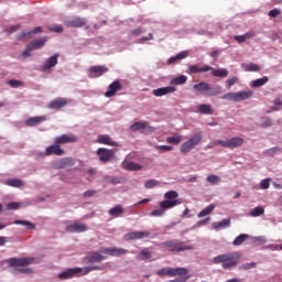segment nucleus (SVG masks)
<instances>
[{"label": "nucleus", "mask_w": 282, "mask_h": 282, "mask_svg": "<svg viewBox=\"0 0 282 282\" xmlns=\"http://www.w3.org/2000/svg\"><path fill=\"white\" fill-rule=\"evenodd\" d=\"M213 263H221L223 270H232V268H237V265L239 264V253L231 252L216 256L213 259Z\"/></svg>", "instance_id": "1"}, {"label": "nucleus", "mask_w": 282, "mask_h": 282, "mask_svg": "<svg viewBox=\"0 0 282 282\" xmlns=\"http://www.w3.org/2000/svg\"><path fill=\"white\" fill-rule=\"evenodd\" d=\"M180 197V194L175 191H169L164 194L165 200L160 203V208H163V210H169L171 208H175V206H180L182 202L177 199Z\"/></svg>", "instance_id": "2"}, {"label": "nucleus", "mask_w": 282, "mask_h": 282, "mask_svg": "<svg viewBox=\"0 0 282 282\" xmlns=\"http://www.w3.org/2000/svg\"><path fill=\"white\" fill-rule=\"evenodd\" d=\"M163 248H166L169 252H184L186 250H194L193 246L185 245L184 241L178 239L169 240L162 243Z\"/></svg>", "instance_id": "3"}, {"label": "nucleus", "mask_w": 282, "mask_h": 282, "mask_svg": "<svg viewBox=\"0 0 282 282\" xmlns=\"http://www.w3.org/2000/svg\"><path fill=\"white\" fill-rule=\"evenodd\" d=\"M194 89L198 91V94H206V96H219V94H221V86L212 87L210 84L206 82L194 85Z\"/></svg>", "instance_id": "4"}, {"label": "nucleus", "mask_w": 282, "mask_h": 282, "mask_svg": "<svg viewBox=\"0 0 282 282\" xmlns=\"http://www.w3.org/2000/svg\"><path fill=\"white\" fill-rule=\"evenodd\" d=\"M252 90L247 91H238V93H227L223 95V100H232L234 102H240V100H248V98H252Z\"/></svg>", "instance_id": "5"}, {"label": "nucleus", "mask_w": 282, "mask_h": 282, "mask_svg": "<svg viewBox=\"0 0 282 282\" xmlns=\"http://www.w3.org/2000/svg\"><path fill=\"white\" fill-rule=\"evenodd\" d=\"M202 140L203 137L199 133L192 135L189 140L181 144V153H191L197 144H200Z\"/></svg>", "instance_id": "6"}, {"label": "nucleus", "mask_w": 282, "mask_h": 282, "mask_svg": "<svg viewBox=\"0 0 282 282\" xmlns=\"http://www.w3.org/2000/svg\"><path fill=\"white\" fill-rule=\"evenodd\" d=\"M243 138L241 137H234L229 140H216L214 144H219V147H223V149H237L239 147H243Z\"/></svg>", "instance_id": "7"}, {"label": "nucleus", "mask_w": 282, "mask_h": 282, "mask_svg": "<svg viewBox=\"0 0 282 282\" xmlns=\"http://www.w3.org/2000/svg\"><path fill=\"white\" fill-rule=\"evenodd\" d=\"M45 43H47V37H41L31 41L26 45V48L23 51L22 56H24V58H28V56H32V52H34V50H41V47H43Z\"/></svg>", "instance_id": "8"}, {"label": "nucleus", "mask_w": 282, "mask_h": 282, "mask_svg": "<svg viewBox=\"0 0 282 282\" xmlns=\"http://www.w3.org/2000/svg\"><path fill=\"white\" fill-rule=\"evenodd\" d=\"M34 261H36L34 257L11 258L8 263L11 268H25L26 265H32Z\"/></svg>", "instance_id": "9"}, {"label": "nucleus", "mask_w": 282, "mask_h": 282, "mask_svg": "<svg viewBox=\"0 0 282 282\" xmlns=\"http://www.w3.org/2000/svg\"><path fill=\"white\" fill-rule=\"evenodd\" d=\"M130 129H131V131H141L145 135H149V133H153V131H155V128H153L152 126H149V122H147V121L134 122L130 127Z\"/></svg>", "instance_id": "10"}, {"label": "nucleus", "mask_w": 282, "mask_h": 282, "mask_svg": "<svg viewBox=\"0 0 282 282\" xmlns=\"http://www.w3.org/2000/svg\"><path fill=\"white\" fill-rule=\"evenodd\" d=\"M97 155H98L100 162H102L104 164H107V162H111V160H113V158H116V151L108 150L105 148H99L97 150Z\"/></svg>", "instance_id": "11"}, {"label": "nucleus", "mask_w": 282, "mask_h": 282, "mask_svg": "<svg viewBox=\"0 0 282 282\" xmlns=\"http://www.w3.org/2000/svg\"><path fill=\"white\" fill-rule=\"evenodd\" d=\"M118 91H122V84H120V80H115L108 86L105 96L106 98H112Z\"/></svg>", "instance_id": "12"}, {"label": "nucleus", "mask_w": 282, "mask_h": 282, "mask_svg": "<svg viewBox=\"0 0 282 282\" xmlns=\"http://www.w3.org/2000/svg\"><path fill=\"white\" fill-rule=\"evenodd\" d=\"M109 72V68L105 66H91L88 69V77L89 78H100L104 74H107Z\"/></svg>", "instance_id": "13"}, {"label": "nucleus", "mask_w": 282, "mask_h": 282, "mask_svg": "<svg viewBox=\"0 0 282 282\" xmlns=\"http://www.w3.org/2000/svg\"><path fill=\"white\" fill-rule=\"evenodd\" d=\"M100 252L101 254H108L109 257H120L127 254L129 251L127 249L111 247L102 249Z\"/></svg>", "instance_id": "14"}, {"label": "nucleus", "mask_w": 282, "mask_h": 282, "mask_svg": "<svg viewBox=\"0 0 282 282\" xmlns=\"http://www.w3.org/2000/svg\"><path fill=\"white\" fill-rule=\"evenodd\" d=\"M94 270H100V267H86V268H73L72 269V275L75 276H85V274H89V272H94Z\"/></svg>", "instance_id": "15"}, {"label": "nucleus", "mask_w": 282, "mask_h": 282, "mask_svg": "<svg viewBox=\"0 0 282 282\" xmlns=\"http://www.w3.org/2000/svg\"><path fill=\"white\" fill-rule=\"evenodd\" d=\"M45 155L46 156H50V155H57V156L65 155V150H63L61 148V145L55 143V144L50 145L45 149Z\"/></svg>", "instance_id": "16"}, {"label": "nucleus", "mask_w": 282, "mask_h": 282, "mask_svg": "<svg viewBox=\"0 0 282 282\" xmlns=\"http://www.w3.org/2000/svg\"><path fill=\"white\" fill-rule=\"evenodd\" d=\"M204 72H213V67L205 65L199 67L198 65H191L187 68V74H203Z\"/></svg>", "instance_id": "17"}, {"label": "nucleus", "mask_w": 282, "mask_h": 282, "mask_svg": "<svg viewBox=\"0 0 282 282\" xmlns=\"http://www.w3.org/2000/svg\"><path fill=\"white\" fill-rule=\"evenodd\" d=\"M47 120L46 116H37V117H31L25 120L26 127H39L42 122H45Z\"/></svg>", "instance_id": "18"}, {"label": "nucleus", "mask_w": 282, "mask_h": 282, "mask_svg": "<svg viewBox=\"0 0 282 282\" xmlns=\"http://www.w3.org/2000/svg\"><path fill=\"white\" fill-rule=\"evenodd\" d=\"M151 237V232L149 231H132L128 235V239L131 241H138L139 239H148Z\"/></svg>", "instance_id": "19"}, {"label": "nucleus", "mask_w": 282, "mask_h": 282, "mask_svg": "<svg viewBox=\"0 0 282 282\" xmlns=\"http://www.w3.org/2000/svg\"><path fill=\"white\" fill-rule=\"evenodd\" d=\"M176 91L175 87L173 86H167L163 88H158L152 91L153 96H156L158 98L162 96H166V94H174Z\"/></svg>", "instance_id": "20"}, {"label": "nucleus", "mask_w": 282, "mask_h": 282, "mask_svg": "<svg viewBox=\"0 0 282 282\" xmlns=\"http://www.w3.org/2000/svg\"><path fill=\"white\" fill-rule=\"evenodd\" d=\"M98 144H106L107 147H118V142L111 140L109 134H101L97 138Z\"/></svg>", "instance_id": "21"}, {"label": "nucleus", "mask_w": 282, "mask_h": 282, "mask_svg": "<svg viewBox=\"0 0 282 282\" xmlns=\"http://www.w3.org/2000/svg\"><path fill=\"white\" fill-rule=\"evenodd\" d=\"M121 167H123L124 171H142V165L127 160L122 161Z\"/></svg>", "instance_id": "22"}, {"label": "nucleus", "mask_w": 282, "mask_h": 282, "mask_svg": "<svg viewBox=\"0 0 282 282\" xmlns=\"http://www.w3.org/2000/svg\"><path fill=\"white\" fill-rule=\"evenodd\" d=\"M169 276H186L188 269L186 268H170L167 269Z\"/></svg>", "instance_id": "23"}, {"label": "nucleus", "mask_w": 282, "mask_h": 282, "mask_svg": "<svg viewBox=\"0 0 282 282\" xmlns=\"http://www.w3.org/2000/svg\"><path fill=\"white\" fill-rule=\"evenodd\" d=\"M58 65V54H54L43 65V69H52V67H56Z\"/></svg>", "instance_id": "24"}, {"label": "nucleus", "mask_w": 282, "mask_h": 282, "mask_svg": "<svg viewBox=\"0 0 282 282\" xmlns=\"http://www.w3.org/2000/svg\"><path fill=\"white\" fill-rule=\"evenodd\" d=\"M72 28H86V30H89V25H87V20L78 17L73 18Z\"/></svg>", "instance_id": "25"}, {"label": "nucleus", "mask_w": 282, "mask_h": 282, "mask_svg": "<svg viewBox=\"0 0 282 282\" xmlns=\"http://www.w3.org/2000/svg\"><path fill=\"white\" fill-rule=\"evenodd\" d=\"M108 214L110 215V217H121V215H124V208L122 207V205H117L112 208L109 209Z\"/></svg>", "instance_id": "26"}, {"label": "nucleus", "mask_w": 282, "mask_h": 282, "mask_svg": "<svg viewBox=\"0 0 282 282\" xmlns=\"http://www.w3.org/2000/svg\"><path fill=\"white\" fill-rule=\"evenodd\" d=\"M67 105V100L63 98L55 99L48 104L50 109H63Z\"/></svg>", "instance_id": "27"}, {"label": "nucleus", "mask_w": 282, "mask_h": 282, "mask_svg": "<svg viewBox=\"0 0 282 282\" xmlns=\"http://www.w3.org/2000/svg\"><path fill=\"white\" fill-rule=\"evenodd\" d=\"M197 109H198V113H203L205 116H213V113H215V110L210 105L202 104L198 106Z\"/></svg>", "instance_id": "28"}, {"label": "nucleus", "mask_w": 282, "mask_h": 282, "mask_svg": "<svg viewBox=\"0 0 282 282\" xmlns=\"http://www.w3.org/2000/svg\"><path fill=\"white\" fill-rule=\"evenodd\" d=\"M188 53L186 51H182L181 53L176 54L175 56H172L167 59V65H173V63H177V61H182L184 58H187Z\"/></svg>", "instance_id": "29"}, {"label": "nucleus", "mask_w": 282, "mask_h": 282, "mask_svg": "<svg viewBox=\"0 0 282 282\" xmlns=\"http://www.w3.org/2000/svg\"><path fill=\"white\" fill-rule=\"evenodd\" d=\"M228 226H230V218H225L218 223L212 224V228H214V230H221V228H228Z\"/></svg>", "instance_id": "30"}, {"label": "nucleus", "mask_w": 282, "mask_h": 282, "mask_svg": "<svg viewBox=\"0 0 282 282\" xmlns=\"http://www.w3.org/2000/svg\"><path fill=\"white\" fill-rule=\"evenodd\" d=\"M234 39L237 41V43H246L248 39H254V32H247L242 35H235Z\"/></svg>", "instance_id": "31"}, {"label": "nucleus", "mask_w": 282, "mask_h": 282, "mask_svg": "<svg viewBox=\"0 0 282 282\" xmlns=\"http://www.w3.org/2000/svg\"><path fill=\"white\" fill-rule=\"evenodd\" d=\"M101 261H105V256L98 252H93L88 257V263H100Z\"/></svg>", "instance_id": "32"}, {"label": "nucleus", "mask_w": 282, "mask_h": 282, "mask_svg": "<svg viewBox=\"0 0 282 282\" xmlns=\"http://www.w3.org/2000/svg\"><path fill=\"white\" fill-rule=\"evenodd\" d=\"M265 214V208L263 206L254 207L250 210L249 217H261V215Z\"/></svg>", "instance_id": "33"}, {"label": "nucleus", "mask_w": 282, "mask_h": 282, "mask_svg": "<svg viewBox=\"0 0 282 282\" xmlns=\"http://www.w3.org/2000/svg\"><path fill=\"white\" fill-rule=\"evenodd\" d=\"M69 142H72V137L67 134H63L55 138V144H57V147H61V144H67Z\"/></svg>", "instance_id": "34"}, {"label": "nucleus", "mask_w": 282, "mask_h": 282, "mask_svg": "<svg viewBox=\"0 0 282 282\" xmlns=\"http://www.w3.org/2000/svg\"><path fill=\"white\" fill-rule=\"evenodd\" d=\"M7 186H12L13 188H21L23 186V181L20 178H9L6 181Z\"/></svg>", "instance_id": "35"}, {"label": "nucleus", "mask_w": 282, "mask_h": 282, "mask_svg": "<svg viewBox=\"0 0 282 282\" xmlns=\"http://www.w3.org/2000/svg\"><path fill=\"white\" fill-rule=\"evenodd\" d=\"M186 80H188V77H186L185 75H180L173 79H171L170 85H185Z\"/></svg>", "instance_id": "36"}, {"label": "nucleus", "mask_w": 282, "mask_h": 282, "mask_svg": "<svg viewBox=\"0 0 282 282\" xmlns=\"http://www.w3.org/2000/svg\"><path fill=\"white\" fill-rule=\"evenodd\" d=\"M87 230V225L83 223H74L72 225V232H85Z\"/></svg>", "instance_id": "37"}, {"label": "nucleus", "mask_w": 282, "mask_h": 282, "mask_svg": "<svg viewBox=\"0 0 282 282\" xmlns=\"http://www.w3.org/2000/svg\"><path fill=\"white\" fill-rule=\"evenodd\" d=\"M212 76L216 78H226L228 76V70L226 68H217L212 70Z\"/></svg>", "instance_id": "38"}, {"label": "nucleus", "mask_w": 282, "mask_h": 282, "mask_svg": "<svg viewBox=\"0 0 282 282\" xmlns=\"http://www.w3.org/2000/svg\"><path fill=\"white\" fill-rule=\"evenodd\" d=\"M250 236L247 234H241L239 235L234 241H232V246H241V243H243L245 241H247V239H249Z\"/></svg>", "instance_id": "39"}, {"label": "nucleus", "mask_w": 282, "mask_h": 282, "mask_svg": "<svg viewBox=\"0 0 282 282\" xmlns=\"http://www.w3.org/2000/svg\"><path fill=\"white\" fill-rule=\"evenodd\" d=\"M269 78L268 76H263L262 78H258L256 80L252 82L251 87H263V85H265V83H268Z\"/></svg>", "instance_id": "40"}, {"label": "nucleus", "mask_w": 282, "mask_h": 282, "mask_svg": "<svg viewBox=\"0 0 282 282\" xmlns=\"http://www.w3.org/2000/svg\"><path fill=\"white\" fill-rule=\"evenodd\" d=\"M215 210V205L210 204L205 209L200 210L198 213V218L202 219V217H206L207 215H210Z\"/></svg>", "instance_id": "41"}, {"label": "nucleus", "mask_w": 282, "mask_h": 282, "mask_svg": "<svg viewBox=\"0 0 282 282\" xmlns=\"http://www.w3.org/2000/svg\"><path fill=\"white\" fill-rule=\"evenodd\" d=\"M14 224L18 226H25L28 228V230H34L36 228V225H34L28 220H15Z\"/></svg>", "instance_id": "42"}, {"label": "nucleus", "mask_w": 282, "mask_h": 282, "mask_svg": "<svg viewBox=\"0 0 282 282\" xmlns=\"http://www.w3.org/2000/svg\"><path fill=\"white\" fill-rule=\"evenodd\" d=\"M167 144H180L182 142V135L176 134L166 139Z\"/></svg>", "instance_id": "43"}, {"label": "nucleus", "mask_w": 282, "mask_h": 282, "mask_svg": "<svg viewBox=\"0 0 282 282\" xmlns=\"http://www.w3.org/2000/svg\"><path fill=\"white\" fill-rule=\"evenodd\" d=\"M58 279H61V281H65L67 279H72V269H67L66 271L59 273L58 274Z\"/></svg>", "instance_id": "44"}, {"label": "nucleus", "mask_w": 282, "mask_h": 282, "mask_svg": "<svg viewBox=\"0 0 282 282\" xmlns=\"http://www.w3.org/2000/svg\"><path fill=\"white\" fill-rule=\"evenodd\" d=\"M155 186H160V182L156 180H149L144 183V188H155Z\"/></svg>", "instance_id": "45"}, {"label": "nucleus", "mask_w": 282, "mask_h": 282, "mask_svg": "<svg viewBox=\"0 0 282 282\" xmlns=\"http://www.w3.org/2000/svg\"><path fill=\"white\" fill-rule=\"evenodd\" d=\"M207 182L209 184H219V182H221V178H219V176L215 175V174H210L207 176Z\"/></svg>", "instance_id": "46"}, {"label": "nucleus", "mask_w": 282, "mask_h": 282, "mask_svg": "<svg viewBox=\"0 0 282 282\" xmlns=\"http://www.w3.org/2000/svg\"><path fill=\"white\" fill-rule=\"evenodd\" d=\"M7 210H19L21 208V204L17 202H11L6 205Z\"/></svg>", "instance_id": "47"}, {"label": "nucleus", "mask_w": 282, "mask_h": 282, "mask_svg": "<svg viewBox=\"0 0 282 282\" xmlns=\"http://www.w3.org/2000/svg\"><path fill=\"white\" fill-rule=\"evenodd\" d=\"M166 209L161 208V209H154L150 213V217H164V213Z\"/></svg>", "instance_id": "48"}, {"label": "nucleus", "mask_w": 282, "mask_h": 282, "mask_svg": "<svg viewBox=\"0 0 282 282\" xmlns=\"http://www.w3.org/2000/svg\"><path fill=\"white\" fill-rule=\"evenodd\" d=\"M40 32H43V29H41V26H37L32 32L22 33L21 39H25V36H32L34 34H39Z\"/></svg>", "instance_id": "49"}, {"label": "nucleus", "mask_w": 282, "mask_h": 282, "mask_svg": "<svg viewBox=\"0 0 282 282\" xmlns=\"http://www.w3.org/2000/svg\"><path fill=\"white\" fill-rule=\"evenodd\" d=\"M259 69H261L259 65L252 63L245 66L246 72H259Z\"/></svg>", "instance_id": "50"}, {"label": "nucleus", "mask_w": 282, "mask_h": 282, "mask_svg": "<svg viewBox=\"0 0 282 282\" xmlns=\"http://www.w3.org/2000/svg\"><path fill=\"white\" fill-rule=\"evenodd\" d=\"M70 162H72V160H69V159H62V160L58 161L57 167H59V169H66L67 165L70 164Z\"/></svg>", "instance_id": "51"}, {"label": "nucleus", "mask_w": 282, "mask_h": 282, "mask_svg": "<svg viewBox=\"0 0 282 282\" xmlns=\"http://www.w3.org/2000/svg\"><path fill=\"white\" fill-rule=\"evenodd\" d=\"M7 84L10 85V87L17 88V87H22L23 82L19 79H10L9 82H7Z\"/></svg>", "instance_id": "52"}, {"label": "nucleus", "mask_w": 282, "mask_h": 282, "mask_svg": "<svg viewBox=\"0 0 282 282\" xmlns=\"http://www.w3.org/2000/svg\"><path fill=\"white\" fill-rule=\"evenodd\" d=\"M141 257H142V259H144V260H147V259H151V257H153V254L151 253V251H149V249L148 248H143L142 250H141Z\"/></svg>", "instance_id": "53"}, {"label": "nucleus", "mask_w": 282, "mask_h": 282, "mask_svg": "<svg viewBox=\"0 0 282 282\" xmlns=\"http://www.w3.org/2000/svg\"><path fill=\"white\" fill-rule=\"evenodd\" d=\"M260 188L262 191H268V188H270V178L262 180L260 183Z\"/></svg>", "instance_id": "54"}, {"label": "nucleus", "mask_w": 282, "mask_h": 282, "mask_svg": "<svg viewBox=\"0 0 282 282\" xmlns=\"http://www.w3.org/2000/svg\"><path fill=\"white\" fill-rule=\"evenodd\" d=\"M252 268H257V262H248L240 267V270H252Z\"/></svg>", "instance_id": "55"}, {"label": "nucleus", "mask_w": 282, "mask_h": 282, "mask_svg": "<svg viewBox=\"0 0 282 282\" xmlns=\"http://www.w3.org/2000/svg\"><path fill=\"white\" fill-rule=\"evenodd\" d=\"M282 109V100L281 99H275L274 100V106L272 107L273 111H280Z\"/></svg>", "instance_id": "56"}, {"label": "nucleus", "mask_w": 282, "mask_h": 282, "mask_svg": "<svg viewBox=\"0 0 282 282\" xmlns=\"http://www.w3.org/2000/svg\"><path fill=\"white\" fill-rule=\"evenodd\" d=\"M124 178L118 177V176H112L110 177V184H123Z\"/></svg>", "instance_id": "57"}, {"label": "nucleus", "mask_w": 282, "mask_h": 282, "mask_svg": "<svg viewBox=\"0 0 282 282\" xmlns=\"http://www.w3.org/2000/svg\"><path fill=\"white\" fill-rule=\"evenodd\" d=\"M274 153H281V148L274 147L267 150V155H274Z\"/></svg>", "instance_id": "58"}, {"label": "nucleus", "mask_w": 282, "mask_h": 282, "mask_svg": "<svg viewBox=\"0 0 282 282\" xmlns=\"http://www.w3.org/2000/svg\"><path fill=\"white\" fill-rule=\"evenodd\" d=\"M48 30L51 32L61 33V32H63V26H61V25H53V26H48Z\"/></svg>", "instance_id": "59"}, {"label": "nucleus", "mask_w": 282, "mask_h": 282, "mask_svg": "<svg viewBox=\"0 0 282 282\" xmlns=\"http://www.w3.org/2000/svg\"><path fill=\"white\" fill-rule=\"evenodd\" d=\"M279 14H281V10L279 9H272L269 11V17H272V19H275V17H279Z\"/></svg>", "instance_id": "60"}, {"label": "nucleus", "mask_w": 282, "mask_h": 282, "mask_svg": "<svg viewBox=\"0 0 282 282\" xmlns=\"http://www.w3.org/2000/svg\"><path fill=\"white\" fill-rule=\"evenodd\" d=\"M159 151H173V147L171 145H156Z\"/></svg>", "instance_id": "61"}, {"label": "nucleus", "mask_w": 282, "mask_h": 282, "mask_svg": "<svg viewBox=\"0 0 282 282\" xmlns=\"http://www.w3.org/2000/svg\"><path fill=\"white\" fill-rule=\"evenodd\" d=\"M236 83H239V77H232L231 79L227 80L228 87H232V85H236Z\"/></svg>", "instance_id": "62"}, {"label": "nucleus", "mask_w": 282, "mask_h": 282, "mask_svg": "<svg viewBox=\"0 0 282 282\" xmlns=\"http://www.w3.org/2000/svg\"><path fill=\"white\" fill-rule=\"evenodd\" d=\"M156 274L158 276H164V274L169 276V269H160L156 271Z\"/></svg>", "instance_id": "63"}, {"label": "nucleus", "mask_w": 282, "mask_h": 282, "mask_svg": "<svg viewBox=\"0 0 282 282\" xmlns=\"http://www.w3.org/2000/svg\"><path fill=\"white\" fill-rule=\"evenodd\" d=\"M96 195V189H88L84 193V197H94Z\"/></svg>", "instance_id": "64"}]
</instances>
